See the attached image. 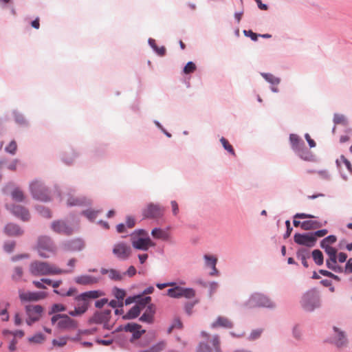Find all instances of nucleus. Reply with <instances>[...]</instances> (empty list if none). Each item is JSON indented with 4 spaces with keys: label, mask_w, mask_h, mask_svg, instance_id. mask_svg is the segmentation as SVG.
I'll return each instance as SVG.
<instances>
[{
    "label": "nucleus",
    "mask_w": 352,
    "mask_h": 352,
    "mask_svg": "<svg viewBox=\"0 0 352 352\" xmlns=\"http://www.w3.org/2000/svg\"><path fill=\"white\" fill-rule=\"evenodd\" d=\"M102 295V292L99 290H91L82 292L74 297L76 305L74 309L69 311V315L72 317L80 316L88 310L91 300L99 298Z\"/></svg>",
    "instance_id": "nucleus-1"
},
{
    "label": "nucleus",
    "mask_w": 352,
    "mask_h": 352,
    "mask_svg": "<svg viewBox=\"0 0 352 352\" xmlns=\"http://www.w3.org/2000/svg\"><path fill=\"white\" fill-rule=\"evenodd\" d=\"M302 309L306 313H313L322 307L321 294L316 288H311L304 292L299 301Z\"/></svg>",
    "instance_id": "nucleus-2"
},
{
    "label": "nucleus",
    "mask_w": 352,
    "mask_h": 352,
    "mask_svg": "<svg viewBox=\"0 0 352 352\" xmlns=\"http://www.w3.org/2000/svg\"><path fill=\"white\" fill-rule=\"evenodd\" d=\"M243 307L248 309L265 308L275 309L277 305L267 295L261 292H254L243 303Z\"/></svg>",
    "instance_id": "nucleus-3"
},
{
    "label": "nucleus",
    "mask_w": 352,
    "mask_h": 352,
    "mask_svg": "<svg viewBox=\"0 0 352 352\" xmlns=\"http://www.w3.org/2000/svg\"><path fill=\"white\" fill-rule=\"evenodd\" d=\"M30 273L35 276H47V275H58L66 272L63 269L56 267L54 265L50 264L45 261H34L31 262L29 267ZM69 270V272H70Z\"/></svg>",
    "instance_id": "nucleus-4"
},
{
    "label": "nucleus",
    "mask_w": 352,
    "mask_h": 352,
    "mask_svg": "<svg viewBox=\"0 0 352 352\" xmlns=\"http://www.w3.org/2000/svg\"><path fill=\"white\" fill-rule=\"evenodd\" d=\"M72 221L69 219H57L51 223V230L58 234L70 236L73 234L78 229V221L75 220L74 215L70 214Z\"/></svg>",
    "instance_id": "nucleus-5"
},
{
    "label": "nucleus",
    "mask_w": 352,
    "mask_h": 352,
    "mask_svg": "<svg viewBox=\"0 0 352 352\" xmlns=\"http://www.w3.org/2000/svg\"><path fill=\"white\" fill-rule=\"evenodd\" d=\"M29 190L34 199L42 202L51 200L50 190L41 179H34L29 184Z\"/></svg>",
    "instance_id": "nucleus-6"
},
{
    "label": "nucleus",
    "mask_w": 352,
    "mask_h": 352,
    "mask_svg": "<svg viewBox=\"0 0 352 352\" xmlns=\"http://www.w3.org/2000/svg\"><path fill=\"white\" fill-rule=\"evenodd\" d=\"M36 250L38 255L44 258L56 254V247L52 239L48 236H41L38 239Z\"/></svg>",
    "instance_id": "nucleus-7"
},
{
    "label": "nucleus",
    "mask_w": 352,
    "mask_h": 352,
    "mask_svg": "<svg viewBox=\"0 0 352 352\" xmlns=\"http://www.w3.org/2000/svg\"><path fill=\"white\" fill-rule=\"evenodd\" d=\"M111 309L96 311L92 317L89 319L88 322L89 324H102L104 329L110 330L111 327L109 325V322L111 318Z\"/></svg>",
    "instance_id": "nucleus-8"
},
{
    "label": "nucleus",
    "mask_w": 352,
    "mask_h": 352,
    "mask_svg": "<svg viewBox=\"0 0 352 352\" xmlns=\"http://www.w3.org/2000/svg\"><path fill=\"white\" fill-rule=\"evenodd\" d=\"M195 290L190 287H174L168 289L166 295L173 298H192L195 296Z\"/></svg>",
    "instance_id": "nucleus-9"
},
{
    "label": "nucleus",
    "mask_w": 352,
    "mask_h": 352,
    "mask_svg": "<svg viewBox=\"0 0 352 352\" xmlns=\"http://www.w3.org/2000/svg\"><path fill=\"white\" fill-rule=\"evenodd\" d=\"M332 330V343L339 349L347 347L349 340L346 332L336 326H333Z\"/></svg>",
    "instance_id": "nucleus-10"
},
{
    "label": "nucleus",
    "mask_w": 352,
    "mask_h": 352,
    "mask_svg": "<svg viewBox=\"0 0 352 352\" xmlns=\"http://www.w3.org/2000/svg\"><path fill=\"white\" fill-rule=\"evenodd\" d=\"M164 208L158 204L149 203L142 209V213L146 219H159L164 215Z\"/></svg>",
    "instance_id": "nucleus-11"
},
{
    "label": "nucleus",
    "mask_w": 352,
    "mask_h": 352,
    "mask_svg": "<svg viewBox=\"0 0 352 352\" xmlns=\"http://www.w3.org/2000/svg\"><path fill=\"white\" fill-rule=\"evenodd\" d=\"M132 249L125 242H119L113 245L112 252L113 255L121 261H126L131 256Z\"/></svg>",
    "instance_id": "nucleus-12"
},
{
    "label": "nucleus",
    "mask_w": 352,
    "mask_h": 352,
    "mask_svg": "<svg viewBox=\"0 0 352 352\" xmlns=\"http://www.w3.org/2000/svg\"><path fill=\"white\" fill-rule=\"evenodd\" d=\"M85 247V243L81 238H75L64 241L60 244V248L65 252H80Z\"/></svg>",
    "instance_id": "nucleus-13"
},
{
    "label": "nucleus",
    "mask_w": 352,
    "mask_h": 352,
    "mask_svg": "<svg viewBox=\"0 0 352 352\" xmlns=\"http://www.w3.org/2000/svg\"><path fill=\"white\" fill-rule=\"evenodd\" d=\"M132 246L139 250L147 251L150 247H154L155 243L152 241L150 237H138L131 234Z\"/></svg>",
    "instance_id": "nucleus-14"
},
{
    "label": "nucleus",
    "mask_w": 352,
    "mask_h": 352,
    "mask_svg": "<svg viewBox=\"0 0 352 352\" xmlns=\"http://www.w3.org/2000/svg\"><path fill=\"white\" fill-rule=\"evenodd\" d=\"M91 201L89 199L84 196H76L73 191L67 193L66 204L69 207L73 206H86L91 205Z\"/></svg>",
    "instance_id": "nucleus-15"
},
{
    "label": "nucleus",
    "mask_w": 352,
    "mask_h": 352,
    "mask_svg": "<svg viewBox=\"0 0 352 352\" xmlns=\"http://www.w3.org/2000/svg\"><path fill=\"white\" fill-rule=\"evenodd\" d=\"M294 241L298 245L312 248L315 245L317 239L313 236L311 232L296 233L294 236Z\"/></svg>",
    "instance_id": "nucleus-16"
},
{
    "label": "nucleus",
    "mask_w": 352,
    "mask_h": 352,
    "mask_svg": "<svg viewBox=\"0 0 352 352\" xmlns=\"http://www.w3.org/2000/svg\"><path fill=\"white\" fill-rule=\"evenodd\" d=\"M19 296L22 302H36L44 299L47 297V294L44 292H19Z\"/></svg>",
    "instance_id": "nucleus-17"
},
{
    "label": "nucleus",
    "mask_w": 352,
    "mask_h": 352,
    "mask_svg": "<svg viewBox=\"0 0 352 352\" xmlns=\"http://www.w3.org/2000/svg\"><path fill=\"white\" fill-rule=\"evenodd\" d=\"M6 208L16 217L20 219L23 221H28L30 219V214L27 208L19 205H6Z\"/></svg>",
    "instance_id": "nucleus-18"
},
{
    "label": "nucleus",
    "mask_w": 352,
    "mask_h": 352,
    "mask_svg": "<svg viewBox=\"0 0 352 352\" xmlns=\"http://www.w3.org/2000/svg\"><path fill=\"white\" fill-rule=\"evenodd\" d=\"M57 328L61 331L76 329L78 322L67 314H63L62 318L56 324Z\"/></svg>",
    "instance_id": "nucleus-19"
},
{
    "label": "nucleus",
    "mask_w": 352,
    "mask_h": 352,
    "mask_svg": "<svg viewBox=\"0 0 352 352\" xmlns=\"http://www.w3.org/2000/svg\"><path fill=\"white\" fill-rule=\"evenodd\" d=\"M25 310L28 317H31L34 320H39L44 309L40 305H27L25 306Z\"/></svg>",
    "instance_id": "nucleus-20"
},
{
    "label": "nucleus",
    "mask_w": 352,
    "mask_h": 352,
    "mask_svg": "<svg viewBox=\"0 0 352 352\" xmlns=\"http://www.w3.org/2000/svg\"><path fill=\"white\" fill-rule=\"evenodd\" d=\"M155 313V307L153 304L147 306L144 313L140 317L139 320L142 322L151 324L154 320V315Z\"/></svg>",
    "instance_id": "nucleus-21"
},
{
    "label": "nucleus",
    "mask_w": 352,
    "mask_h": 352,
    "mask_svg": "<svg viewBox=\"0 0 352 352\" xmlns=\"http://www.w3.org/2000/svg\"><path fill=\"white\" fill-rule=\"evenodd\" d=\"M233 326V322L224 316H219L217 320L210 324L212 329H217L219 327L232 329Z\"/></svg>",
    "instance_id": "nucleus-22"
},
{
    "label": "nucleus",
    "mask_w": 352,
    "mask_h": 352,
    "mask_svg": "<svg viewBox=\"0 0 352 352\" xmlns=\"http://www.w3.org/2000/svg\"><path fill=\"white\" fill-rule=\"evenodd\" d=\"M74 280L78 285H89L98 283L99 278L90 275L82 274L76 276Z\"/></svg>",
    "instance_id": "nucleus-23"
},
{
    "label": "nucleus",
    "mask_w": 352,
    "mask_h": 352,
    "mask_svg": "<svg viewBox=\"0 0 352 352\" xmlns=\"http://www.w3.org/2000/svg\"><path fill=\"white\" fill-rule=\"evenodd\" d=\"M289 143L291 148L294 153H296L305 145L304 141L300 138V136L294 133H291L289 135Z\"/></svg>",
    "instance_id": "nucleus-24"
},
{
    "label": "nucleus",
    "mask_w": 352,
    "mask_h": 352,
    "mask_svg": "<svg viewBox=\"0 0 352 352\" xmlns=\"http://www.w3.org/2000/svg\"><path fill=\"white\" fill-rule=\"evenodd\" d=\"M5 233L8 236H17L23 233V230L19 226L15 223H8L4 228Z\"/></svg>",
    "instance_id": "nucleus-25"
},
{
    "label": "nucleus",
    "mask_w": 352,
    "mask_h": 352,
    "mask_svg": "<svg viewBox=\"0 0 352 352\" xmlns=\"http://www.w3.org/2000/svg\"><path fill=\"white\" fill-rule=\"evenodd\" d=\"M100 273L102 274H108L109 278L111 280L120 281L123 279V274L115 269L107 270L105 268H101Z\"/></svg>",
    "instance_id": "nucleus-26"
},
{
    "label": "nucleus",
    "mask_w": 352,
    "mask_h": 352,
    "mask_svg": "<svg viewBox=\"0 0 352 352\" xmlns=\"http://www.w3.org/2000/svg\"><path fill=\"white\" fill-rule=\"evenodd\" d=\"M300 159L307 162H314L315 156L313 155L311 151H310L305 145L300 150H298L296 153H295Z\"/></svg>",
    "instance_id": "nucleus-27"
},
{
    "label": "nucleus",
    "mask_w": 352,
    "mask_h": 352,
    "mask_svg": "<svg viewBox=\"0 0 352 352\" xmlns=\"http://www.w3.org/2000/svg\"><path fill=\"white\" fill-rule=\"evenodd\" d=\"M142 311V307L140 305H135L131 307L129 311L122 316V319L124 320H133L138 318Z\"/></svg>",
    "instance_id": "nucleus-28"
},
{
    "label": "nucleus",
    "mask_w": 352,
    "mask_h": 352,
    "mask_svg": "<svg viewBox=\"0 0 352 352\" xmlns=\"http://www.w3.org/2000/svg\"><path fill=\"white\" fill-rule=\"evenodd\" d=\"M296 257L301 261L305 267L307 268L309 267L307 259L310 257V253L307 249L303 248L299 249L296 252Z\"/></svg>",
    "instance_id": "nucleus-29"
},
{
    "label": "nucleus",
    "mask_w": 352,
    "mask_h": 352,
    "mask_svg": "<svg viewBox=\"0 0 352 352\" xmlns=\"http://www.w3.org/2000/svg\"><path fill=\"white\" fill-rule=\"evenodd\" d=\"M151 235L155 239H162L163 241H168L170 238L168 232L160 228H153L151 231Z\"/></svg>",
    "instance_id": "nucleus-30"
},
{
    "label": "nucleus",
    "mask_w": 352,
    "mask_h": 352,
    "mask_svg": "<svg viewBox=\"0 0 352 352\" xmlns=\"http://www.w3.org/2000/svg\"><path fill=\"white\" fill-rule=\"evenodd\" d=\"M322 226V224L320 222L314 220L304 221L301 223V228L304 230H315Z\"/></svg>",
    "instance_id": "nucleus-31"
},
{
    "label": "nucleus",
    "mask_w": 352,
    "mask_h": 352,
    "mask_svg": "<svg viewBox=\"0 0 352 352\" xmlns=\"http://www.w3.org/2000/svg\"><path fill=\"white\" fill-rule=\"evenodd\" d=\"M35 210L41 216L44 218L51 219L52 217L51 210L44 206L37 205L35 206Z\"/></svg>",
    "instance_id": "nucleus-32"
},
{
    "label": "nucleus",
    "mask_w": 352,
    "mask_h": 352,
    "mask_svg": "<svg viewBox=\"0 0 352 352\" xmlns=\"http://www.w3.org/2000/svg\"><path fill=\"white\" fill-rule=\"evenodd\" d=\"M13 116L14 118V121L17 124L21 126H28V121L25 119V118L21 113L17 111H14Z\"/></svg>",
    "instance_id": "nucleus-33"
},
{
    "label": "nucleus",
    "mask_w": 352,
    "mask_h": 352,
    "mask_svg": "<svg viewBox=\"0 0 352 352\" xmlns=\"http://www.w3.org/2000/svg\"><path fill=\"white\" fill-rule=\"evenodd\" d=\"M263 78L272 85H278L280 82V78L276 77L270 73H261Z\"/></svg>",
    "instance_id": "nucleus-34"
},
{
    "label": "nucleus",
    "mask_w": 352,
    "mask_h": 352,
    "mask_svg": "<svg viewBox=\"0 0 352 352\" xmlns=\"http://www.w3.org/2000/svg\"><path fill=\"white\" fill-rule=\"evenodd\" d=\"M101 212V210H91L87 209L82 210L81 214L84 215L87 218V219L91 222L94 221L98 217V214Z\"/></svg>",
    "instance_id": "nucleus-35"
},
{
    "label": "nucleus",
    "mask_w": 352,
    "mask_h": 352,
    "mask_svg": "<svg viewBox=\"0 0 352 352\" xmlns=\"http://www.w3.org/2000/svg\"><path fill=\"white\" fill-rule=\"evenodd\" d=\"M12 199L17 202H23L25 199L23 192L19 188H15L11 192Z\"/></svg>",
    "instance_id": "nucleus-36"
},
{
    "label": "nucleus",
    "mask_w": 352,
    "mask_h": 352,
    "mask_svg": "<svg viewBox=\"0 0 352 352\" xmlns=\"http://www.w3.org/2000/svg\"><path fill=\"white\" fill-rule=\"evenodd\" d=\"M78 154L74 151H72L71 153L68 155L67 153H65L63 155L61 160L66 164H72L75 159L78 157Z\"/></svg>",
    "instance_id": "nucleus-37"
},
{
    "label": "nucleus",
    "mask_w": 352,
    "mask_h": 352,
    "mask_svg": "<svg viewBox=\"0 0 352 352\" xmlns=\"http://www.w3.org/2000/svg\"><path fill=\"white\" fill-rule=\"evenodd\" d=\"M2 334L6 339H9L10 336H12L14 338L16 337L22 338L24 336V332L22 330H16L12 331L8 329H4L2 331Z\"/></svg>",
    "instance_id": "nucleus-38"
},
{
    "label": "nucleus",
    "mask_w": 352,
    "mask_h": 352,
    "mask_svg": "<svg viewBox=\"0 0 352 352\" xmlns=\"http://www.w3.org/2000/svg\"><path fill=\"white\" fill-rule=\"evenodd\" d=\"M333 122L335 125L342 124L344 126H347L349 124L348 120L346 118V116L343 114L340 113H334Z\"/></svg>",
    "instance_id": "nucleus-39"
},
{
    "label": "nucleus",
    "mask_w": 352,
    "mask_h": 352,
    "mask_svg": "<svg viewBox=\"0 0 352 352\" xmlns=\"http://www.w3.org/2000/svg\"><path fill=\"white\" fill-rule=\"evenodd\" d=\"M148 43L151 47L156 52L158 55L162 56L166 53V49L164 47H158L155 44V41L153 38H148Z\"/></svg>",
    "instance_id": "nucleus-40"
},
{
    "label": "nucleus",
    "mask_w": 352,
    "mask_h": 352,
    "mask_svg": "<svg viewBox=\"0 0 352 352\" xmlns=\"http://www.w3.org/2000/svg\"><path fill=\"white\" fill-rule=\"evenodd\" d=\"M313 260L318 265H321L324 262L322 252L320 250H314L311 252Z\"/></svg>",
    "instance_id": "nucleus-41"
},
{
    "label": "nucleus",
    "mask_w": 352,
    "mask_h": 352,
    "mask_svg": "<svg viewBox=\"0 0 352 352\" xmlns=\"http://www.w3.org/2000/svg\"><path fill=\"white\" fill-rule=\"evenodd\" d=\"M23 275V270L21 267H15L12 274V280L14 282H19L21 280Z\"/></svg>",
    "instance_id": "nucleus-42"
},
{
    "label": "nucleus",
    "mask_w": 352,
    "mask_h": 352,
    "mask_svg": "<svg viewBox=\"0 0 352 352\" xmlns=\"http://www.w3.org/2000/svg\"><path fill=\"white\" fill-rule=\"evenodd\" d=\"M204 259L205 261V265L208 267H214V265H217V258L214 256L204 254Z\"/></svg>",
    "instance_id": "nucleus-43"
},
{
    "label": "nucleus",
    "mask_w": 352,
    "mask_h": 352,
    "mask_svg": "<svg viewBox=\"0 0 352 352\" xmlns=\"http://www.w3.org/2000/svg\"><path fill=\"white\" fill-rule=\"evenodd\" d=\"M336 241L337 238L335 235H329L320 241V247H330V245L334 243Z\"/></svg>",
    "instance_id": "nucleus-44"
},
{
    "label": "nucleus",
    "mask_w": 352,
    "mask_h": 352,
    "mask_svg": "<svg viewBox=\"0 0 352 352\" xmlns=\"http://www.w3.org/2000/svg\"><path fill=\"white\" fill-rule=\"evenodd\" d=\"M220 142L225 150H226L230 155L232 156H235L236 153L232 147V146L229 143V142L223 137L220 139Z\"/></svg>",
    "instance_id": "nucleus-45"
},
{
    "label": "nucleus",
    "mask_w": 352,
    "mask_h": 352,
    "mask_svg": "<svg viewBox=\"0 0 352 352\" xmlns=\"http://www.w3.org/2000/svg\"><path fill=\"white\" fill-rule=\"evenodd\" d=\"M113 294L118 300L123 302L126 296V292L123 289L115 287L113 289Z\"/></svg>",
    "instance_id": "nucleus-46"
},
{
    "label": "nucleus",
    "mask_w": 352,
    "mask_h": 352,
    "mask_svg": "<svg viewBox=\"0 0 352 352\" xmlns=\"http://www.w3.org/2000/svg\"><path fill=\"white\" fill-rule=\"evenodd\" d=\"M326 265L329 269L333 270L336 273H342L344 272V269L342 268V267L337 265V262L332 263L331 260H327Z\"/></svg>",
    "instance_id": "nucleus-47"
},
{
    "label": "nucleus",
    "mask_w": 352,
    "mask_h": 352,
    "mask_svg": "<svg viewBox=\"0 0 352 352\" xmlns=\"http://www.w3.org/2000/svg\"><path fill=\"white\" fill-rule=\"evenodd\" d=\"M323 250H324L325 252L329 256V259L332 261V263H336V253L337 250L334 248L332 247H327V248H322Z\"/></svg>",
    "instance_id": "nucleus-48"
},
{
    "label": "nucleus",
    "mask_w": 352,
    "mask_h": 352,
    "mask_svg": "<svg viewBox=\"0 0 352 352\" xmlns=\"http://www.w3.org/2000/svg\"><path fill=\"white\" fill-rule=\"evenodd\" d=\"M66 310V307L62 304H54L50 310L49 311V314L52 315L56 313H59L62 311H65Z\"/></svg>",
    "instance_id": "nucleus-49"
},
{
    "label": "nucleus",
    "mask_w": 352,
    "mask_h": 352,
    "mask_svg": "<svg viewBox=\"0 0 352 352\" xmlns=\"http://www.w3.org/2000/svg\"><path fill=\"white\" fill-rule=\"evenodd\" d=\"M197 69L196 65L192 61H189L183 69V72L186 74L193 73Z\"/></svg>",
    "instance_id": "nucleus-50"
},
{
    "label": "nucleus",
    "mask_w": 352,
    "mask_h": 352,
    "mask_svg": "<svg viewBox=\"0 0 352 352\" xmlns=\"http://www.w3.org/2000/svg\"><path fill=\"white\" fill-rule=\"evenodd\" d=\"M262 331V329H260L252 330L248 337V340L249 341H254L258 339L261 336Z\"/></svg>",
    "instance_id": "nucleus-51"
},
{
    "label": "nucleus",
    "mask_w": 352,
    "mask_h": 352,
    "mask_svg": "<svg viewBox=\"0 0 352 352\" xmlns=\"http://www.w3.org/2000/svg\"><path fill=\"white\" fill-rule=\"evenodd\" d=\"M45 340V336L41 333H38L28 338V341L34 343H41Z\"/></svg>",
    "instance_id": "nucleus-52"
},
{
    "label": "nucleus",
    "mask_w": 352,
    "mask_h": 352,
    "mask_svg": "<svg viewBox=\"0 0 352 352\" xmlns=\"http://www.w3.org/2000/svg\"><path fill=\"white\" fill-rule=\"evenodd\" d=\"M138 329H141V325L137 323H128L124 326V331L126 332L133 333Z\"/></svg>",
    "instance_id": "nucleus-53"
},
{
    "label": "nucleus",
    "mask_w": 352,
    "mask_h": 352,
    "mask_svg": "<svg viewBox=\"0 0 352 352\" xmlns=\"http://www.w3.org/2000/svg\"><path fill=\"white\" fill-rule=\"evenodd\" d=\"M340 162H342L344 164V165L346 166L348 170L352 174V165H351V162L344 155H341L340 159V160L338 159L336 160V162L338 166H340Z\"/></svg>",
    "instance_id": "nucleus-54"
},
{
    "label": "nucleus",
    "mask_w": 352,
    "mask_h": 352,
    "mask_svg": "<svg viewBox=\"0 0 352 352\" xmlns=\"http://www.w3.org/2000/svg\"><path fill=\"white\" fill-rule=\"evenodd\" d=\"M292 336L295 339L300 340L302 336V329L300 324H296L292 328Z\"/></svg>",
    "instance_id": "nucleus-55"
},
{
    "label": "nucleus",
    "mask_w": 352,
    "mask_h": 352,
    "mask_svg": "<svg viewBox=\"0 0 352 352\" xmlns=\"http://www.w3.org/2000/svg\"><path fill=\"white\" fill-rule=\"evenodd\" d=\"M151 301V297L146 296L142 298L140 296V298H138L137 305H140L142 307V310L146 307V305Z\"/></svg>",
    "instance_id": "nucleus-56"
},
{
    "label": "nucleus",
    "mask_w": 352,
    "mask_h": 352,
    "mask_svg": "<svg viewBox=\"0 0 352 352\" xmlns=\"http://www.w3.org/2000/svg\"><path fill=\"white\" fill-rule=\"evenodd\" d=\"M16 148H17L16 143L14 140H12L5 148V151L8 153L14 155L16 153Z\"/></svg>",
    "instance_id": "nucleus-57"
},
{
    "label": "nucleus",
    "mask_w": 352,
    "mask_h": 352,
    "mask_svg": "<svg viewBox=\"0 0 352 352\" xmlns=\"http://www.w3.org/2000/svg\"><path fill=\"white\" fill-rule=\"evenodd\" d=\"M196 352H212V349L207 343L200 342L197 347Z\"/></svg>",
    "instance_id": "nucleus-58"
},
{
    "label": "nucleus",
    "mask_w": 352,
    "mask_h": 352,
    "mask_svg": "<svg viewBox=\"0 0 352 352\" xmlns=\"http://www.w3.org/2000/svg\"><path fill=\"white\" fill-rule=\"evenodd\" d=\"M16 245V243L14 241H8L5 242L3 245L4 250L8 253H11Z\"/></svg>",
    "instance_id": "nucleus-59"
},
{
    "label": "nucleus",
    "mask_w": 352,
    "mask_h": 352,
    "mask_svg": "<svg viewBox=\"0 0 352 352\" xmlns=\"http://www.w3.org/2000/svg\"><path fill=\"white\" fill-rule=\"evenodd\" d=\"M77 263V260L74 258H70L67 263V265L69 267V269L67 270H64L65 271H69L71 270L70 272H63V274H72L74 272V269L76 266V264Z\"/></svg>",
    "instance_id": "nucleus-60"
},
{
    "label": "nucleus",
    "mask_w": 352,
    "mask_h": 352,
    "mask_svg": "<svg viewBox=\"0 0 352 352\" xmlns=\"http://www.w3.org/2000/svg\"><path fill=\"white\" fill-rule=\"evenodd\" d=\"M208 287H209V296H212L217 290L219 287V283L216 281H212L208 284Z\"/></svg>",
    "instance_id": "nucleus-61"
},
{
    "label": "nucleus",
    "mask_w": 352,
    "mask_h": 352,
    "mask_svg": "<svg viewBox=\"0 0 352 352\" xmlns=\"http://www.w3.org/2000/svg\"><path fill=\"white\" fill-rule=\"evenodd\" d=\"M197 302L198 300H195L194 302H188L185 304L184 309L188 315L190 316L192 314V309Z\"/></svg>",
    "instance_id": "nucleus-62"
},
{
    "label": "nucleus",
    "mask_w": 352,
    "mask_h": 352,
    "mask_svg": "<svg viewBox=\"0 0 352 352\" xmlns=\"http://www.w3.org/2000/svg\"><path fill=\"white\" fill-rule=\"evenodd\" d=\"M243 34L245 36L250 37L253 41H256L259 34H256L253 32L252 30H243Z\"/></svg>",
    "instance_id": "nucleus-63"
},
{
    "label": "nucleus",
    "mask_w": 352,
    "mask_h": 352,
    "mask_svg": "<svg viewBox=\"0 0 352 352\" xmlns=\"http://www.w3.org/2000/svg\"><path fill=\"white\" fill-rule=\"evenodd\" d=\"M170 206H171V210H172L173 216H175V217L177 216L179 212V206H178L177 202L175 200H172L170 201Z\"/></svg>",
    "instance_id": "nucleus-64"
}]
</instances>
